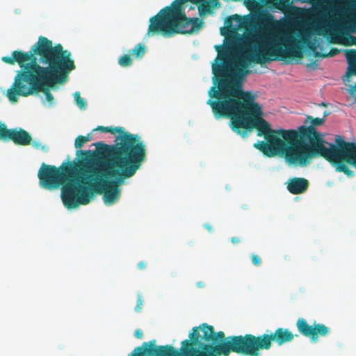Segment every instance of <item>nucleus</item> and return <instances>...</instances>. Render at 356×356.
I'll use <instances>...</instances> for the list:
<instances>
[{"instance_id": "obj_1", "label": "nucleus", "mask_w": 356, "mask_h": 356, "mask_svg": "<svg viewBox=\"0 0 356 356\" xmlns=\"http://www.w3.org/2000/svg\"><path fill=\"white\" fill-rule=\"evenodd\" d=\"M208 95L207 103L216 118H229L233 131L245 137L256 129L257 136L264 137L266 142L258 140L253 146L268 157L282 154L290 164L305 166L309 163L311 152L323 139L315 127L324 123L327 111L323 118L307 115L305 123L309 120L311 124L300 126L298 131L275 130L262 118V107L250 90H208Z\"/></svg>"}, {"instance_id": "obj_2", "label": "nucleus", "mask_w": 356, "mask_h": 356, "mask_svg": "<svg viewBox=\"0 0 356 356\" xmlns=\"http://www.w3.org/2000/svg\"><path fill=\"white\" fill-rule=\"evenodd\" d=\"M70 51L61 44L53 46L51 40L40 35L29 51L15 50L1 60L9 65L17 63L14 81L8 89H56L69 80L76 68Z\"/></svg>"}, {"instance_id": "obj_3", "label": "nucleus", "mask_w": 356, "mask_h": 356, "mask_svg": "<svg viewBox=\"0 0 356 356\" xmlns=\"http://www.w3.org/2000/svg\"><path fill=\"white\" fill-rule=\"evenodd\" d=\"M93 131L118 134L113 145L103 142L93 144L106 154L104 159L95 162V152L90 150L92 154L90 156V165L108 188L103 199L109 205L119 199L120 186L133 177L145 161L146 147L140 136L126 131L122 127L98 126Z\"/></svg>"}, {"instance_id": "obj_4", "label": "nucleus", "mask_w": 356, "mask_h": 356, "mask_svg": "<svg viewBox=\"0 0 356 356\" xmlns=\"http://www.w3.org/2000/svg\"><path fill=\"white\" fill-rule=\"evenodd\" d=\"M76 155L81 159L65 161L58 168L42 163L38 172L42 188L53 190L62 186L61 199L70 209L88 204L96 193L105 195L109 191L90 165L91 152L79 150Z\"/></svg>"}, {"instance_id": "obj_5", "label": "nucleus", "mask_w": 356, "mask_h": 356, "mask_svg": "<svg viewBox=\"0 0 356 356\" xmlns=\"http://www.w3.org/2000/svg\"><path fill=\"white\" fill-rule=\"evenodd\" d=\"M218 56L212 65L213 86L210 89H243L242 80L251 73V63L264 65L273 60L302 58L303 51L299 42L289 38L285 42L271 41L254 46L243 54L234 56L227 46L216 45Z\"/></svg>"}, {"instance_id": "obj_6", "label": "nucleus", "mask_w": 356, "mask_h": 356, "mask_svg": "<svg viewBox=\"0 0 356 356\" xmlns=\"http://www.w3.org/2000/svg\"><path fill=\"white\" fill-rule=\"evenodd\" d=\"M147 35L161 34L170 37L175 34L198 32L203 26L202 19L186 17L184 7L173 4L163 8L149 19Z\"/></svg>"}, {"instance_id": "obj_7", "label": "nucleus", "mask_w": 356, "mask_h": 356, "mask_svg": "<svg viewBox=\"0 0 356 356\" xmlns=\"http://www.w3.org/2000/svg\"><path fill=\"white\" fill-rule=\"evenodd\" d=\"M188 337L190 339L184 340L180 349L171 345L159 346L155 339H152L144 343L145 353L149 356H200L205 346H215L205 343L212 342L213 337V327L207 323L193 327Z\"/></svg>"}, {"instance_id": "obj_8", "label": "nucleus", "mask_w": 356, "mask_h": 356, "mask_svg": "<svg viewBox=\"0 0 356 356\" xmlns=\"http://www.w3.org/2000/svg\"><path fill=\"white\" fill-rule=\"evenodd\" d=\"M335 143L336 144L329 143V147H326L325 141L323 139L318 144L319 147L311 152L309 161L312 158L321 156L329 161L337 172L352 177L354 173L344 163V161L356 150V143L346 142L341 136H336Z\"/></svg>"}, {"instance_id": "obj_9", "label": "nucleus", "mask_w": 356, "mask_h": 356, "mask_svg": "<svg viewBox=\"0 0 356 356\" xmlns=\"http://www.w3.org/2000/svg\"><path fill=\"white\" fill-rule=\"evenodd\" d=\"M200 356H228L231 352L252 355L251 334L228 337L216 346H205Z\"/></svg>"}, {"instance_id": "obj_10", "label": "nucleus", "mask_w": 356, "mask_h": 356, "mask_svg": "<svg viewBox=\"0 0 356 356\" xmlns=\"http://www.w3.org/2000/svg\"><path fill=\"white\" fill-rule=\"evenodd\" d=\"M0 140L13 141L17 145H29L32 141L31 134L22 128L8 129L6 124L0 121Z\"/></svg>"}, {"instance_id": "obj_11", "label": "nucleus", "mask_w": 356, "mask_h": 356, "mask_svg": "<svg viewBox=\"0 0 356 356\" xmlns=\"http://www.w3.org/2000/svg\"><path fill=\"white\" fill-rule=\"evenodd\" d=\"M276 20L273 14L268 11H261L252 15L249 21V25L259 32L270 30Z\"/></svg>"}, {"instance_id": "obj_12", "label": "nucleus", "mask_w": 356, "mask_h": 356, "mask_svg": "<svg viewBox=\"0 0 356 356\" xmlns=\"http://www.w3.org/2000/svg\"><path fill=\"white\" fill-rule=\"evenodd\" d=\"M297 327L302 334L311 337L313 341L317 340L318 335L326 336L330 332V328L324 324L318 323L312 326L304 318H300L298 321Z\"/></svg>"}, {"instance_id": "obj_13", "label": "nucleus", "mask_w": 356, "mask_h": 356, "mask_svg": "<svg viewBox=\"0 0 356 356\" xmlns=\"http://www.w3.org/2000/svg\"><path fill=\"white\" fill-rule=\"evenodd\" d=\"M273 339L270 334H264L255 337L251 334L252 355H257L259 350L269 349L272 346Z\"/></svg>"}, {"instance_id": "obj_14", "label": "nucleus", "mask_w": 356, "mask_h": 356, "mask_svg": "<svg viewBox=\"0 0 356 356\" xmlns=\"http://www.w3.org/2000/svg\"><path fill=\"white\" fill-rule=\"evenodd\" d=\"M309 181L303 177H293L288 180L287 190L293 195L305 193L309 188Z\"/></svg>"}, {"instance_id": "obj_15", "label": "nucleus", "mask_w": 356, "mask_h": 356, "mask_svg": "<svg viewBox=\"0 0 356 356\" xmlns=\"http://www.w3.org/2000/svg\"><path fill=\"white\" fill-rule=\"evenodd\" d=\"M186 2H191L195 4L198 7V12L200 17H204L207 14L212 13L211 5L208 0H175L173 4L181 6L183 7Z\"/></svg>"}, {"instance_id": "obj_16", "label": "nucleus", "mask_w": 356, "mask_h": 356, "mask_svg": "<svg viewBox=\"0 0 356 356\" xmlns=\"http://www.w3.org/2000/svg\"><path fill=\"white\" fill-rule=\"evenodd\" d=\"M273 341L277 343L278 346L289 342L293 339V333L286 328L279 327L274 333L271 334Z\"/></svg>"}, {"instance_id": "obj_17", "label": "nucleus", "mask_w": 356, "mask_h": 356, "mask_svg": "<svg viewBox=\"0 0 356 356\" xmlns=\"http://www.w3.org/2000/svg\"><path fill=\"white\" fill-rule=\"evenodd\" d=\"M32 90H6L4 94L12 103H16L18 101V96L27 97L33 95Z\"/></svg>"}, {"instance_id": "obj_18", "label": "nucleus", "mask_w": 356, "mask_h": 356, "mask_svg": "<svg viewBox=\"0 0 356 356\" xmlns=\"http://www.w3.org/2000/svg\"><path fill=\"white\" fill-rule=\"evenodd\" d=\"M32 95H35L40 98L42 103L49 102L52 104L54 102V97L51 93V90H33Z\"/></svg>"}, {"instance_id": "obj_19", "label": "nucleus", "mask_w": 356, "mask_h": 356, "mask_svg": "<svg viewBox=\"0 0 356 356\" xmlns=\"http://www.w3.org/2000/svg\"><path fill=\"white\" fill-rule=\"evenodd\" d=\"M146 51V46L143 43H138L134 47V48L129 51V54L136 59H141L145 54Z\"/></svg>"}, {"instance_id": "obj_20", "label": "nucleus", "mask_w": 356, "mask_h": 356, "mask_svg": "<svg viewBox=\"0 0 356 356\" xmlns=\"http://www.w3.org/2000/svg\"><path fill=\"white\" fill-rule=\"evenodd\" d=\"M345 56L350 66H356V50H346Z\"/></svg>"}, {"instance_id": "obj_21", "label": "nucleus", "mask_w": 356, "mask_h": 356, "mask_svg": "<svg viewBox=\"0 0 356 356\" xmlns=\"http://www.w3.org/2000/svg\"><path fill=\"white\" fill-rule=\"evenodd\" d=\"M148 341H145L142 343L140 346H136L134 349L128 355V356H149L148 354L143 353L145 352V348L143 346L145 343H147Z\"/></svg>"}, {"instance_id": "obj_22", "label": "nucleus", "mask_w": 356, "mask_h": 356, "mask_svg": "<svg viewBox=\"0 0 356 356\" xmlns=\"http://www.w3.org/2000/svg\"><path fill=\"white\" fill-rule=\"evenodd\" d=\"M118 64L122 67H129L132 64V58L129 54L122 55L118 58Z\"/></svg>"}, {"instance_id": "obj_23", "label": "nucleus", "mask_w": 356, "mask_h": 356, "mask_svg": "<svg viewBox=\"0 0 356 356\" xmlns=\"http://www.w3.org/2000/svg\"><path fill=\"white\" fill-rule=\"evenodd\" d=\"M74 97L76 104L81 109H85L86 107V102L83 98H82L81 97V94H80L79 91H76L74 93Z\"/></svg>"}, {"instance_id": "obj_24", "label": "nucleus", "mask_w": 356, "mask_h": 356, "mask_svg": "<svg viewBox=\"0 0 356 356\" xmlns=\"http://www.w3.org/2000/svg\"><path fill=\"white\" fill-rule=\"evenodd\" d=\"M225 333L222 331H219L218 332H215L213 330V337L212 339V342L215 343L218 341H220L222 342L225 341Z\"/></svg>"}, {"instance_id": "obj_25", "label": "nucleus", "mask_w": 356, "mask_h": 356, "mask_svg": "<svg viewBox=\"0 0 356 356\" xmlns=\"http://www.w3.org/2000/svg\"><path fill=\"white\" fill-rule=\"evenodd\" d=\"M344 163L352 165L356 168V150L344 161Z\"/></svg>"}, {"instance_id": "obj_26", "label": "nucleus", "mask_w": 356, "mask_h": 356, "mask_svg": "<svg viewBox=\"0 0 356 356\" xmlns=\"http://www.w3.org/2000/svg\"><path fill=\"white\" fill-rule=\"evenodd\" d=\"M143 297L141 293H138L137 295V303L135 307V311L136 312H140L142 309V307L143 305Z\"/></svg>"}, {"instance_id": "obj_27", "label": "nucleus", "mask_w": 356, "mask_h": 356, "mask_svg": "<svg viewBox=\"0 0 356 356\" xmlns=\"http://www.w3.org/2000/svg\"><path fill=\"white\" fill-rule=\"evenodd\" d=\"M338 52H339V50L337 49L333 48L327 54H321V53L316 52L315 55H316V56H318V57L325 58V57H329V56H334Z\"/></svg>"}, {"instance_id": "obj_28", "label": "nucleus", "mask_w": 356, "mask_h": 356, "mask_svg": "<svg viewBox=\"0 0 356 356\" xmlns=\"http://www.w3.org/2000/svg\"><path fill=\"white\" fill-rule=\"evenodd\" d=\"M83 138V136L82 135H79L76 138L74 141V147L76 148H81L83 146V145L86 143Z\"/></svg>"}, {"instance_id": "obj_29", "label": "nucleus", "mask_w": 356, "mask_h": 356, "mask_svg": "<svg viewBox=\"0 0 356 356\" xmlns=\"http://www.w3.org/2000/svg\"><path fill=\"white\" fill-rule=\"evenodd\" d=\"M251 260L252 264L256 266H259L261 264V259L260 257L256 254H251Z\"/></svg>"}, {"instance_id": "obj_30", "label": "nucleus", "mask_w": 356, "mask_h": 356, "mask_svg": "<svg viewBox=\"0 0 356 356\" xmlns=\"http://www.w3.org/2000/svg\"><path fill=\"white\" fill-rule=\"evenodd\" d=\"M343 1L348 3V6L352 10H356V0H342Z\"/></svg>"}, {"instance_id": "obj_31", "label": "nucleus", "mask_w": 356, "mask_h": 356, "mask_svg": "<svg viewBox=\"0 0 356 356\" xmlns=\"http://www.w3.org/2000/svg\"><path fill=\"white\" fill-rule=\"evenodd\" d=\"M134 335L135 337L140 339H143V333L140 329L136 330L134 331Z\"/></svg>"}, {"instance_id": "obj_32", "label": "nucleus", "mask_w": 356, "mask_h": 356, "mask_svg": "<svg viewBox=\"0 0 356 356\" xmlns=\"http://www.w3.org/2000/svg\"><path fill=\"white\" fill-rule=\"evenodd\" d=\"M349 98L353 99V102H356V90H348Z\"/></svg>"}, {"instance_id": "obj_33", "label": "nucleus", "mask_w": 356, "mask_h": 356, "mask_svg": "<svg viewBox=\"0 0 356 356\" xmlns=\"http://www.w3.org/2000/svg\"><path fill=\"white\" fill-rule=\"evenodd\" d=\"M146 265H147V264H146V262H145V261H140V262L138 264L137 266H138V268L139 269L143 270V269H144V268L146 267Z\"/></svg>"}, {"instance_id": "obj_34", "label": "nucleus", "mask_w": 356, "mask_h": 356, "mask_svg": "<svg viewBox=\"0 0 356 356\" xmlns=\"http://www.w3.org/2000/svg\"><path fill=\"white\" fill-rule=\"evenodd\" d=\"M231 242L234 244H236L241 241V239L238 237H232L231 238Z\"/></svg>"}, {"instance_id": "obj_35", "label": "nucleus", "mask_w": 356, "mask_h": 356, "mask_svg": "<svg viewBox=\"0 0 356 356\" xmlns=\"http://www.w3.org/2000/svg\"><path fill=\"white\" fill-rule=\"evenodd\" d=\"M83 138L86 143L90 141L91 140V134H88L86 136H83Z\"/></svg>"}, {"instance_id": "obj_36", "label": "nucleus", "mask_w": 356, "mask_h": 356, "mask_svg": "<svg viewBox=\"0 0 356 356\" xmlns=\"http://www.w3.org/2000/svg\"><path fill=\"white\" fill-rule=\"evenodd\" d=\"M204 227L209 232H211L213 230L212 226L209 223L204 224Z\"/></svg>"}, {"instance_id": "obj_37", "label": "nucleus", "mask_w": 356, "mask_h": 356, "mask_svg": "<svg viewBox=\"0 0 356 356\" xmlns=\"http://www.w3.org/2000/svg\"><path fill=\"white\" fill-rule=\"evenodd\" d=\"M328 104H329L328 103H326V102H321V104H319L318 105H319V106H324V107H327V106H328Z\"/></svg>"}, {"instance_id": "obj_38", "label": "nucleus", "mask_w": 356, "mask_h": 356, "mask_svg": "<svg viewBox=\"0 0 356 356\" xmlns=\"http://www.w3.org/2000/svg\"><path fill=\"white\" fill-rule=\"evenodd\" d=\"M213 1V6H217V5H220V3L218 1V0H212Z\"/></svg>"}, {"instance_id": "obj_39", "label": "nucleus", "mask_w": 356, "mask_h": 356, "mask_svg": "<svg viewBox=\"0 0 356 356\" xmlns=\"http://www.w3.org/2000/svg\"><path fill=\"white\" fill-rule=\"evenodd\" d=\"M197 286L198 287H202V286H204V283H202V282H197Z\"/></svg>"}, {"instance_id": "obj_40", "label": "nucleus", "mask_w": 356, "mask_h": 356, "mask_svg": "<svg viewBox=\"0 0 356 356\" xmlns=\"http://www.w3.org/2000/svg\"><path fill=\"white\" fill-rule=\"evenodd\" d=\"M350 89L356 90V86H350Z\"/></svg>"}, {"instance_id": "obj_41", "label": "nucleus", "mask_w": 356, "mask_h": 356, "mask_svg": "<svg viewBox=\"0 0 356 356\" xmlns=\"http://www.w3.org/2000/svg\"><path fill=\"white\" fill-rule=\"evenodd\" d=\"M353 29H356V24H353Z\"/></svg>"}, {"instance_id": "obj_42", "label": "nucleus", "mask_w": 356, "mask_h": 356, "mask_svg": "<svg viewBox=\"0 0 356 356\" xmlns=\"http://www.w3.org/2000/svg\"><path fill=\"white\" fill-rule=\"evenodd\" d=\"M191 10H193L194 9V7L193 6H191L190 8Z\"/></svg>"}, {"instance_id": "obj_43", "label": "nucleus", "mask_w": 356, "mask_h": 356, "mask_svg": "<svg viewBox=\"0 0 356 356\" xmlns=\"http://www.w3.org/2000/svg\"><path fill=\"white\" fill-rule=\"evenodd\" d=\"M352 39L356 40V37H353Z\"/></svg>"}]
</instances>
